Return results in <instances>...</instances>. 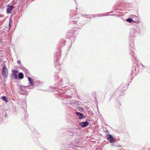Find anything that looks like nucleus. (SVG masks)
Segmentation results:
<instances>
[{
    "label": "nucleus",
    "instance_id": "obj_14",
    "mask_svg": "<svg viewBox=\"0 0 150 150\" xmlns=\"http://www.w3.org/2000/svg\"><path fill=\"white\" fill-rule=\"evenodd\" d=\"M23 71L27 75H28L29 74V72L27 69H23Z\"/></svg>",
    "mask_w": 150,
    "mask_h": 150
},
{
    "label": "nucleus",
    "instance_id": "obj_21",
    "mask_svg": "<svg viewBox=\"0 0 150 150\" xmlns=\"http://www.w3.org/2000/svg\"><path fill=\"white\" fill-rule=\"evenodd\" d=\"M117 146V147H120L121 146Z\"/></svg>",
    "mask_w": 150,
    "mask_h": 150
},
{
    "label": "nucleus",
    "instance_id": "obj_13",
    "mask_svg": "<svg viewBox=\"0 0 150 150\" xmlns=\"http://www.w3.org/2000/svg\"><path fill=\"white\" fill-rule=\"evenodd\" d=\"M2 99L4 100L5 102H8V100L7 99L6 97L5 96H2L1 97Z\"/></svg>",
    "mask_w": 150,
    "mask_h": 150
},
{
    "label": "nucleus",
    "instance_id": "obj_7",
    "mask_svg": "<svg viewBox=\"0 0 150 150\" xmlns=\"http://www.w3.org/2000/svg\"><path fill=\"white\" fill-rule=\"evenodd\" d=\"M89 122H81L80 123L79 125L82 127H84L88 126Z\"/></svg>",
    "mask_w": 150,
    "mask_h": 150
},
{
    "label": "nucleus",
    "instance_id": "obj_25",
    "mask_svg": "<svg viewBox=\"0 0 150 150\" xmlns=\"http://www.w3.org/2000/svg\"><path fill=\"white\" fill-rule=\"evenodd\" d=\"M149 149H150V148Z\"/></svg>",
    "mask_w": 150,
    "mask_h": 150
},
{
    "label": "nucleus",
    "instance_id": "obj_3",
    "mask_svg": "<svg viewBox=\"0 0 150 150\" xmlns=\"http://www.w3.org/2000/svg\"><path fill=\"white\" fill-rule=\"evenodd\" d=\"M1 74L4 78H7L8 77V70L5 66H4L2 69Z\"/></svg>",
    "mask_w": 150,
    "mask_h": 150
},
{
    "label": "nucleus",
    "instance_id": "obj_17",
    "mask_svg": "<svg viewBox=\"0 0 150 150\" xmlns=\"http://www.w3.org/2000/svg\"><path fill=\"white\" fill-rule=\"evenodd\" d=\"M139 66L143 67L144 68L143 69H144L145 67L144 66V65H143L142 64H140L139 65Z\"/></svg>",
    "mask_w": 150,
    "mask_h": 150
},
{
    "label": "nucleus",
    "instance_id": "obj_6",
    "mask_svg": "<svg viewBox=\"0 0 150 150\" xmlns=\"http://www.w3.org/2000/svg\"><path fill=\"white\" fill-rule=\"evenodd\" d=\"M18 72V71L17 70H13L12 71V76L16 79H18L17 77V74Z\"/></svg>",
    "mask_w": 150,
    "mask_h": 150
},
{
    "label": "nucleus",
    "instance_id": "obj_9",
    "mask_svg": "<svg viewBox=\"0 0 150 150\" xmlns=\"http://www.w3.org/2000/svg\"><path fill=\"white\" fill-rule=\"evenodd\" d=\"M59 59V57H57L56 59L55 60V62L56 64H57L58 65H60L61 64L59 62H58Z\"/></svg>",
    "mask_w": 150,
    "mask_h": 150
},
{
    "label": "nucleus",
    "instance_id": "obj_16",
    "mask_svg": "<svg viewBox=\"0 0 150 150\" xmlns=\"http://www.w3.org/2000/svg\"><path fill=\"white\" fill-rule=\"evenodd\" d=\"M131 50H133V49H134V45L132 43V47H131Z\"/></svg>",
    "mask_w": 150,
    "mask_h": 150
},
{
    "label": "nucleus",
    "instance_id": "obj_4",
    "mask_svg": "<svg viewBox=\"0 0 150 150\" xmlns=\"http://www.w3.org/2000/svg\"><path fill=\"white\" fill-rule=\"evenodd\" d=\"M107 139L109 140V142L112 143L115 141L113 137L110 134H108L107 135Z\"/></svg>",
    "mask_w": 150,
    "mask_h": 150
},
{
    "label": "nucleus",
    "instance_id": "obj_24",
    "mask_svg": "<svg viewBox=\"0 0 150 150\" xmlns=\"http://www.w3.org/2000/svg\"><path fill=\"white\" fill-rule=\"evenodd\" d=\"M131 54H132H132L131 53Z\"/></svg>",
    "mask_w": 150,
    "mask_h": 150
},
{
    "label": "nucleus",
    "instance_id": "obj_8",
    "mask_svg": "<svg viewBox=\"0 0 150 150\" xmlns=\"http://www.w3.org/2000/svg\"><path fill=\"white\" fill-rule=\"evenodd\" d=\"M76 114L79 117L78 118L80 119L83 118L84 117L83 114L79 112H76Z\"/></svg>",
    "mask_w": 150,
    "mask_h": 150
},
{
    "label": "nucleus",
    "instance_id": "obj_15",
    "mask_svg": "<svg viewBox=\"0 0 150 150\" xmlns=\"http://www.w3.org/2000/svg\"><path fill=\"white\" fill-rule=\"evenodd\" d=\"M11 20L10 19L9 20V24H8V26H9V30H10V28H11Z\"/></svg>",
    "mask_w": 150,
    "mask_h": 150
},
{
    "label": "nucleus",
    "instance_id": "obj_5",
    "mask_svg": "<svg viewBox=\"0 0 150 150\" xmlns=\"http://www.w3.org/2000/svg\"><path fill=\"white\" fill-rule=\"evenodd\" d=\"M9 8L6 9V12L8 13H11V11L13 10L14 8V6L12 5L9 6V5H8L7 6Z\"/></svg>",
    "mask_w": 150,
    "mask_h": 150
},
{
    "label": "nucleus",
    "instance_id": "obj_19",
    "mask_svg": "<svg viewBox=\"0 0 150 150\" xmlns=\"http://www.w3.org/2000/svg\"><path fill=\"white\" fill-rule=\"evenodd\" d=\"M76 131L77 132H78V131H79V129H76Z\"/></svg>",
    "mask_w": 150,
    "mask_h": 150
},
{
    "label": "nucleus",
    "instance_id": "obj_11",
    "mask_svg": "<svg viewBox=\"0 0 150 150\" xmlns=\"http://www.w3.org/2000/svg\"><path fill=\"white\" fill-rule=\"evenodd\" d=\"M18 77L21 79H22L23 78L24 75L23 73L20 72L18 73Z\"/></svg>",
    "mask_w": 150,
    "mask_h": 150
},
{
    "label": "nucleus",
    "instance_id": "obj_12",
    "mask_svg": "<svg viewBox=\"0 0 150 150\" xmlns=\"http://www.w3.org/2000/svg\"><path fill=\"white\" fill-rule=\"evenodd\" d=\"M126 21L129 23H134V21L130 18L127 19Z\"/></svg>",
    "mask_w": 150,
    "mask_h": 150
},
{
    "label": "nucleus",
    "instance_id": "obj_18",
    "mask_svg": "<svg viewBox=\"0 0 150 150\" xmlns=\"http://www.w3.org/2000/svg\"><path fill=\"white\" fill-rule=\"evenodd\" d=\"M18 63V64L20 65L21 63V61L20 60H18V61H17V62Z\"/></svg>",
    "mask_w": 150,
    "mask_h": 150
},
{
    "label": "nucleus",
    "instance_id": "obj_2",
    "mask_svg": "<svg viewBox=\"0 0 150 150\" xmlns=\"http://www.w3.org/2000/svg\"><path fill=\"white\" fill-rule=\"evenodd\" d=\"M30 86V85H28L26 86L22 85L20 86V93L23 95H26L27 94V92L26 89L29 88V87Z\"/></svg>",
    "mask_w": 150,
    "mask_h": 150
},
{
    "label": "nucleus",
    "instance_id": "obj_22",
    "mask_svg": "<svg viewBox=\"0 0 150 150\" xmlns=\"http://www.w3.org/2000/svg\"><path fill=\"white\" fill-rule=\"evenodd\" d=\"M133 57L135 59H136L134 57V56H133Z\"/></svg>",
    "mask_w": 150,
    "mask_h": 150
},
{
    "label": "nucleus",
    "instance_id": "obj_20",
    "mask_svg": "<svg viewBox=\"0 0 150 150\" xmlns=\"http://www.w3.org/2000/svg\"><path fill=\"white\" fill-rule=\"evenodd\" d=\"M72 21L74 23H75V24L76 23L75 22V21L72 20Z\"/></svg>",
    "mask_w": 150,
    "mask_h": 150
},
{
    "label": "nucleus",
    "instance_id": "obj_10",
    "mask_svg": "<svg viewBox=\"0 0 150 150\" xmlns=\"http://www.w3.org/2000/svg\"><path fill=\"white\" fill-rule=\"evenodd\" d=\"M28 80L29 81L30 83H28L29 84L30 83L31 85H32L33 84V81L32 79L30 77H28Z\"/></svg>",
    "mask_w": 150,
    "mask_h": 150
},
{
    "label": "nucleus",
    "instance_id": "obj_23",
    "mask_svg": "<svg viewBox=\"0 0 150 150\" xmlns=\"http://www.w3.org/2000/svg\"><path fill=\"white\" fill-rule=\"evenodd\" d=\"M63 89H64V88H62V90H63Z\"/></svg>",
    "mask_w": 150,
    "mask_h": 150
},
{
    "label": "nucleus",
    "instance_id": "obj_1",
    "mask_svg": "<svg viewBox=\"0 0 150 150\" xmlns=\"http://www.w3.org/2000/svg\"><path fill=\"white\" fill-rule=\"evenodd\" d=\"M139 33V30L138 28H132L131 29V30L129 33V35L131 37H136Z\"/></svg>",
    "mask_w": 150,
    "mask_h": 150
}]
</instances>
